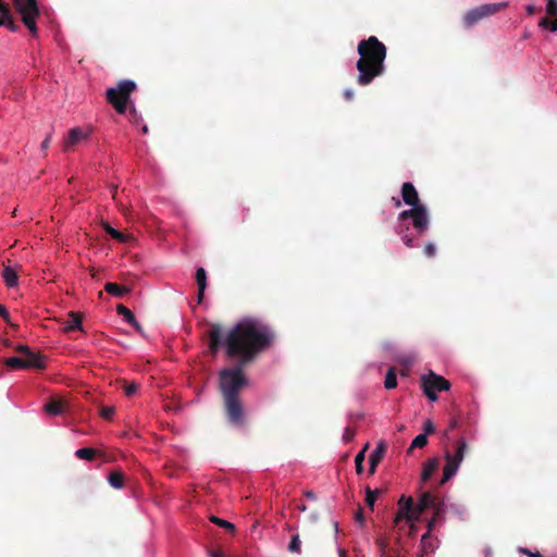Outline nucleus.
I'll return each instance as SVG.
<instances>
[{
    "label": "nucleus",
    "instance_id": "obj_1",
    "mask_svg": "<svg viewBox=\"0 0 557 557\" xmlns=\"http://www.w3.org/2000/svg\"><path fill=\"white\" fill-rule=\"evenodd\" d=\"M223 331L220 324L212 323L208 331L209 349L215 355L224 345L225 354L230 359L242 364H249L274 341V333L270 325L253 318H246L236 323L222 342Z\"/></svg>",
    "mask_w": 557,
    "mask_h": 557
},
{
    "label": "nucleus",
    "instance_id": "obj_2",
    "mask_svg": "<svg viewBox=\"0 0 557 557\" xmlns=\"http://www.w3.org/2000/svg\"><path fill=\"white\" fill-rule=\"evenodd\" d=\"M247 364L236 362L233 367L219 372V388L223 398L226 419L233 426L242 428L246 422V411L240 392L248 386L249 380L244 373Z\"/></svg>",
    "mask_w": 557,
    "mask_h": 557
},
{
    "label": "nucleus",
    "instance_id": "obj_3",
    "mask_svg": "<svg viewBox=\"0 0 557 557\" xmlns=\"http://www.w3.org/2000/svg\"><path fill=\"white\" fill-rule=\"evenodd\" d=\"M403 201L410 206V209L404 210L398 214L397 234L400 236L403 243L412 248L416 246L414 238L409 234L408 221H411L412 227L418 235L422 236L426 233L430 226V214L426 207L421 203L419 194L412 183L406 182L401 186Z\"/></svg>",
    "mask_w": 557,
    "mask_h": 557
},
{
    "label": "nucleus",
    "instance_id": "obj_4",
    "mask_svg": "<svg viewBox=\"0 0 557 557\" xmlns=\"http://www.w3.org/2000/svg\"><path fill=\"white\" fill-rule=\"evenodd\" d=\"M357 52L359 54L356 63L357 83L361 86L370 85L374 78L385 73L386 46L375 36H370L359 41Z\"/></svg>",
    "mask_w": 557,
    "mask_h": 557
},
{
    "label": "nucleus",
    "instance_id": "obj_5",
    "mask_svg": "<svg viewBox=\"0 0 557 557\" xmlns=\"http://www.w3.org/2000/svg\"><path fill=\"white\" fill-rule=\"evenodd\" d=\"M399 510L394 518V524L397 525L403 520L407 522L419 521L422 512L429 508H434L436 515L440 513V503L437 498L429 491L422 492L419 503L414 506L412 497L401 496L398 500Z\"/></svg>",
    "mask_w": 557,
    "mask_h": 557
},
{
    "label": "nucleus",
    "instance_id": "obj_6",
    "mask_svg": "<svg viewBox=\"0 0 557 557\" xmlns=\"http://www.w3.org/2000/svg\"><path fill=\"white\" fill-rule=\"evenodd\" d=\"M136 88L137 85L134 81H121L117 83L116 87L107 89V101L115 109L117 113L123 114L127 109L131 95L136 90Z\"/></svg>",
    "mask_w": 557,
    "mask_h": 557
},
{
    "label": "nucleus",
    "instance_id": "obj_7",
    "mask_svg": "<svg viewBox=\"0 0 557 557\" xmlns=\"http://www.w3.org/2000/svg\"><path fill=\"white\" fill-rule=\"evenodd\" d=\"M467 450H468V443L463 437H461L456 442L454 454L449 450L445 451L446 465L444 467L441 485L448 482L457 473L459 466L462 462Z\"/></svg>",
    "mask_w": 557,
    "mask_h": 557
},
{
    "label": "nucleus",
    "instance_id": "obj_8",
    "mask_svg": "<svg viewBox=\"0 0 557 557\" xmlns=\"http://www.w3.org/2000/svg\"><path fill=\"white\" fill-rule=\"evenodd\" d=\"M507 7L506 2L487 3L469 10L463 16L465 27L470 28L482 18L491 16Z\"/></svg>",
    "mask_w": 557,
    "mask_h": 557
},
{
    "label": "nucleus",
    "instance_id": "obj_9",
    "mask_svg": "<svg viewBox=\"0 0 557 557\" xmlns=\"http://www.w3.org/2000/svg\"><path fill=\"white\" fill-rule=\"evenodd\" d=\"M422 387L426 397L431 401H435L437 399L436 392L448 391L450 383L445 377L431 371L428 375L422 377Z\"/></svg>",
    "mask_w": 557,
    "mask_h": 557
},
{
    "label": "nucleus",
    "instance_id": "obj_10",
    "mask_svg": "<svg viewBox=\"0 0 557 557\" xmlns=\"http://www.w3.org/2000/svg\"><path fill=\"white\" fill-rule=\"evenodd\" d=\"M15 11L21 15L22 20L27 14L39 15V9L37 5V0H11Z\"/></svg>",
    "mask_w": 557,
    "mask_h": 557
},
{
    "label": "nucleus",
    "instance_id": "obj_11",
    "mask_svg": "<svg viewBox=\"0 0 557 557\" xmlns=\"http://www.w3.org/2000/svg\"><path fill=\"white\" fill-rule=\"evenodd\" d=\"M90 132L81 127H74L69 131V136L64 140V150H71L81 141L88 139Z\"/></svg>",
    "mask_w": 557,
    "mask_h": 557
},
{
    "label": "nucleus",
    "instance_id": "obj_12",
    "mask_svg": "<svg viewBox=\"0 0 557 557\" xmlns=\"http://www.w3.org/2000/svg\"><path fill=\"white\" fill-rule=\"evenodd\" d=\"M386 453V444L381 441L376 444L375 449L371 453L369 457V473L374 474L379 463L382 461L384 455Z\"/></svg>",
    "mask_w": 557,
    "mask_h": 557
},
{
    "label": "nucleus",
    "instance_id": "obj_13",
    "mask_svg": "<svg viewBox=\"0 0 557 557\" xmlns=\"http://www.w3.org/2000/svg\"><path fill=\"white\" fill-rule=\"evenodd\" d=\"M67 403L58 397H51L44 407L45 411L50 416L62 414L67 410Z\"/></svg>",
    "mask_w": 557,
    "mask_h": 557
},
{
    "label": "nucleus",
    "instance_id": "obj_14",
    "mask_svg": "<svg viewBox=\"0 0 557 557\" xmlns=\"http://www.w3.org/2000/svg\"><path fill=\"white\" fill-rule=\"evenodd\" d=\"M69 319L63 322V326H62V331L64 333H70V332H73V331H83V325H82V322H83V315L82 313L79 312H75V311H70L69 312Z\"/></svg>",
    "mask_w": 557,
    "mask_h": 557
},
{
    "label": "nucleus",
    "instance_id": "obj_15",
    "mask_svg": "<svg viewBox=\"0 0 557 557\" xmlns=\"http://www.w3.org/2000/svg\"><path fill=\"white\" fill-rule=\"evenodd\" d=\"M2 277L7 285V287L12 288L17 285L18 282V271L16 268L4 265L2 271Z\"/></svg>",
    "mask_w": 557,
    "mask_h": 557
},
{
    "label": "nucleus",
    "instance_id": "obj_16",
    "mask_svg": "<svg viewBox=\"0 0 557 557\" xmlns=\"http://www.w3.org/2000/svg\"><path fill=\"white\" fill-rule=\"evenodd\" d=\"M24 360L27 364V369L34 368L42 370L46 368L45 358L40 354L30 351L29 354L25 355Z\"/></svg>",
    "mask_w": 557,
    "mask_h": 557
},
{
    "label": "nucleus",
    "instance_id": "obj_17",
    "mask_svg": "<svg viewBox=\"0 0 557 557\" xmlns=\"http://www.w3.org/2000/svg\"><path fill=\"white\" fill-rule=\"evenodd\" d=\"M196 281L198 285V304H200L205 296V290L207 287V273L203 268H198L196 271Z\"/></svg>",
    "mask_w": 557,
    "mask_h": 557
},
{
    "label": "nucleus",
    "instance_id": "obj_18",
    "mask_svg": "<svg viewBox=\"0 0 557 557\" xmlns=\"http://www.w3.org/2000/svg\"><path fill=\"white\" fill-rule=\"evenodd\" d=\"M104 290L114 296V297H117V298H122L124 297L126 294L129 293V288L124 286V285H120L117 283H106L104 285Z\"/></svg>",
    "mask_w": 557,
    "mask_h": 557
},
{
    "label": "nucleus",
    "instance_id": "obj_19",
    "mask_svg": "<svg viewBox=\"0 0 557 557\" xmlns=\"http://www.w3.org/2000/svg\"><path fill=\"white\" fill-rule=\"evenodd\" d=\"M437 467H438L437 458H431L424 463L422 474H421V483L422 484L430 480V478L432 476L434 471L437 469Z\"/></svg>",
    "mask_w": 557,
    "mask_h": 557
},
{
    "label": "nucleus",
    "instance_id": "obj_20",
    "mask_svg": "<svg viewBox=\"0 0 557 557\" xmlns=\"http://www.w3.org/2000/svg\"><path fill=\"white\" fill-rule=\"evenodd\" d=\"M110 485L114 488H121L124 486V474L122 471H112L108 475Z\"/></svg>",
    "mask_w": 557,
    "mask_h": 557
},
{
    "label": "nucleus",
    "instance_id": "obj_21",
    "mask_svg": "<svg viewBox=\"0 0 557 557\" xmlns=\"http://www.w3.org/2000/svg\"><path fill=\"white\" fill-rule=\"evenodd\" d=\"M103 228L107 234H109L112 238L119 240L120 243H126L129 238L128 235H125L122 232L113 228L109 223H104Z\"/></svg>",
    "mask_w": 557,
    "mask_h": 557
},
{
    "label": "nucleus",
    "instance_id": "obj_22",
    "mask_svg": "<svg viewBox=\"0 0 557 557\" xmlns=\"http://www.w3.org/2000/svg\"><path fill=\"white\" fill-rule=\"evenodd\" d=\"M384 386L386 389H392L397 386V375L394 368H389L384 380Z\"/></svg>",
    "mask_w": 557,
    "mask_h": 557
},
{
    "label": "nucleus",
    "instance_id": "obj_23",
    "mask_svg": "<svg viewBox=\"0 0 557 557\" xmlns=\"http://www.w3.org/2000/svg\"><path fill=\"white\" fill-rule=\"evenodd\" d=\"M369 446H370V444L367 443L364 445V447L355 457L356 472L358 474H361L363 472V461H364L366 450L369 448Z\"/></svg>",
    "mask_w": 557,
    "mask_h": 557
},
{
    "label": "nucleus",
    "instance_id": "obj_24",
    "mask_svg": "<svg viewBox=\"0 0 557 557\" xmlns=\"http://www.w3.org/2000/svg\"><path fill=\"white\" fill-rule=\"evenodd\" d=\"M4 363L10 369H27V364L23 357L8 358Z\"/></svg>",
    "mask_w": 557,
    "mask_h": 557
},
{
    "label": "nucleus",
    "instance_id": "obj_25",
    "mask_svg": "<svg viewBox=\"0 0 557 557\" xmlns=\"http://www.w3.org/2000/svg\"><path fill=\"white\" fill-rule=\"evenodd\" d=\"M75 456L79 459L91 461L96 457V450L88 447L79 448L75 451Z\"/></svg>",
    "mask_w": 557,
    "mask_h": 557
},
{
    "label": "nucleus",
    "instance_id": "obj_26",
    "mask_svg": "<svg viewBox=\"0 0 557 557\" xmlns=\"http://www.w3.org/2000/svg\"><path fill=\"white\" fill-rule=\"evenodd\" d=\"M39 15H32L29 16L28 14L26 16H24V18L22 20V22L24 23V25L28 28V30L30 32L32 36L36 37L37 36V25H36V18L38 17Z\"/></svg>",
    "mask_w": 557,
    "mask_h": 557
},
{
    "label": "nucleus",
    "instance_id": "obj_27",
    "mask_svg": "<svg viewBox=\"0 0 557 557\" xmlns=\"http://www.w3.org/2000/svg\"><path fill=\"white\" fill-rule=\"evenodd\" d=\"M381 494V490H371L369 486L366 488V503L369 507L373 508L377 496Z\"/></svg>",
    "mask_w": 557,
    "mask_h": 557
},
{
    "label": "nucleus",
    "instance_id": "obj_28",
    "mask_svg": "<svg viewBox=\"0 0 557 557\" xmlns=\"http://www.w3.org/2000/svg\"><path fill=\"white\" fill-rule=\"evenodd\" d=\"M209 520H210L212 523H214V524H216V525H219V527H221V528H224V529H226L227 531H230V532H232V533H234V532H235V525H234L233 523H231V522H228V521L224 520V519H221V518L215 517V516H211V517L209 518Z\"/></svg>",
    "mask_w": 557,
    "mask_h": 557
},
{
    "label": "nucleus",
    "instance_id": "obj_29",
    "mask_svg": "<svg viewBox=\"0 0 557 557\" xmlns=\"http://www.w3.org/2000/svg\"><path fill=\"white\" fill-rule=\"evenodd\" d=\"M428 444V436L425 434H419L413 438L408 449V454L414 448H423Z\"/></svg>",
    "mask_w": 557,
    "mask_h": 557
},
{
    "label": "nucleus",
    "instance_id": "obj_30",
    "mask_svg": "<svg viewBox=\"0 0 557 557\" xmlns=\"http://www.w3.org/2000/svg\"><path fill=\"white\" fill-rule=\"evenodd\" d=\"M116 311H117L119 314L123 315L128 323H135V315L124 305H117L116 306Z\"/></svg>",
    "mask_w": 557,
    "mask_h": 557
},
{
    "label": "nucleus",
    "instance_id": "obj_31",
    "mask_svg": "<svg viewBox=\"0 0 557 557\" xmlns=\"http://www.w3.org/2000/svg\"><path fill=\"white\" fill-rule=\"evenodd\" d=\"M300 545H301V541L299 539V535L298 534L293 535L290 539V542L288 544V550L294 554H300V552H301Z\"/></svg>",
    "mask_w": 557,
    "mask_h": 557
},
{
    "label": "nucleus",
    "instance_id": "obj_32",
    "mask_svg": "<svg viewBox=\"0 0 557 557\" xmlns=\"http://www.w3.org/2000/svg\"><path fill=\"white\" fill-rule=\"evenodd\" d=\"M540 27L549 28L550 32H557V16L553 21H549L547 17H543L540 23Z\"/></svg>",
    "mask_w": 557,
    "mask_h": 557
},
{
    "label": "nucleus",
    "instance_id": "obj_33",
    "mask_svg": "<svg viewBox=\"0 0 557 557\" xmlns=\"http://www.w3.org/2000/svg\"><path fill=\"white\" fill-rule=\"evenodd\" d=\"M4 13L7 14L4 16L7 20L4 26H7L13 33L17 32L20 29V26L17 24H15L12 12L4 11Z\"/></svg>",
    "mask_w": 557,
    "mask_h": 557
},
{
    "label": "nucleus",
    "instance_id": "obj_34",
    "mask_svg": "<svg viewBox=\"0 0 557 557\" xmlns=\"http://www.w3.org/2000/svg\"><path fill=\"white\" fill-rule=\"evenodd\" d=\"M115 412V408L113 406H102L100 408V416L104 419V420H111L113 414Z\"/></svg>",
    "mask_w": 557,
    "mask_h": 557
},
{
    "label": "nucleus",
    "instance_id": "obj_35",
    "mask_svg": "<svg viewBox=\"0 0 557 557\" xmlns=\"http://www.w3.org/2000/svg\"><path fill=\"white\" fill-rule=\"evenodd\" d=\"M123 387H124V393L126 396H132L138 391V384L135 382H132V383L124 382Z\"/></svg>",
    "mask_w": 557,
    "mask_h": 557
},
{
    "label": "nucleus",
    "instance_id": "obj_36",
    "mask_svg": "<svg viewBox=\"0 0 557 557\" xmlns=\"http://www.w3.org/2000/svg\"><path fill=\"white\" fill-rule=\"evenodd\" d=\"M546 12L550 16H557V0H547Z\"/></svg>",
    "mask_w": 557,
    "mask_h": 557
},
{
    "label": "nucleus",
    "instance_id": "obj_37",
    "mask_svg": "<svg viewBox=\"0 0 557 557\" xmlns=\"http://www.w3.org/2000/svg\"><path fill=\"white\" fill-rule=\"evenodd\" d=\"M4 11H11L10 7L8 3H5L4 1H2L0 3V26H4L5 25V13Z\"/></svg>",
    "mask_w": 557,
    "mask_h": 557
},
{
    "label": "nucleus",
    "instance_id": "obj_38",
    "mask_svg": "<svg viewBox=\"0 0 557 557\" xmlns=\"http://www.w3.org/2000/svg\"><path fill=\"white\" fill-rule=\"evenodd\" d=\"M355 434H356L355 430L347 426L343 433V442H345V443L351 442L355 437Z\"/></svg>",
    "mask_w": 557,
    "mask_h": 557
},
{
    "label": "nucleus",
    "instance_id": "obj_39",
    "mask_svg": "<svg viewBox=\"0 0 557 557\" xmlns=\"http://www.w3.org/2000/svg\"><path fill=\"white\" fill-rule=\"evenodd\" d=\"M423 434H425V436L430 435V434H433L435 432V426L433 424V422L430 420V419H426L423 423Z\"/></svg>",
    "mask_w": 557,
    "mask_h": 557
},
{
    "label": "nucleus",
    "instance_id": "obj_40",
    "mask_svg": "<svg viewBox=\"0 0 557 557\" xmlns=\"http://www.w3.org/2000/svg\"><path fill=\"white\" fill-rule=\"evenodd\" d=\"M436 253V247L432 243H428L424 247V255L429 258L434 257Z\"/></svg>",
    "mask_w": 557,
    "mask_h": 557
},
{
    "label": "nucleus",
    "instance_id": "obj_41",
    "mask_svg": "<svg viewBox=\"0 0 557 557\" xmlns=\"http://www.w3.org/2000/svg\"><path fill=\"white\" fill-rule=\"evenodd\" d=\"M458 425H459V417H458V416H455V417H453V418L450 419L448 430L445 432V436H447V435H448V432H449L450 430H455V429H457V428H458Z\"/></svg>",
    "mask_w": 557,
    "mask_h": 557
},
{
    "label": "nucleus",
    "instance_id": "obj_42",
    "mask_svg": "<svg viewBox=\"0 0 557 557\" xmlns=\"http://www.w3.org/2000/svg\"><path fill=\"white\" fill-rule=\"evenodd\" d=\"M521 553H523L524 555H527L528 557H543L540 552H531L529 550L528 548H521L520 549Z\"/></svg>",
    "mask_w": 557,
    "mask_h": 557
},
{
    "label": "nucleus",
    "instance_id": "obj_43",
    "mask_svg": "<svg viewBox=\"0 0 557 557\" xmlns=\"http://www.w3.org/2000/svg\"><path fill=\"white\" fill-rule=\"evenodd\" d=\"M15 350L20 354H23V355H27L29 354L32 350L28 346L26 345H18Z\"/></svg>",
    "mask_w": 557,
    "mask_h": 557
},
{
    "label": "nucleus",
    "instance_id": "obj_44",
    "mask_svg": "<svg viewBox=\"0 0 557 557\" xmlns=\"http://www.w3.org/2000/svg\"><path fill=\"white\" fill-rule=\"evenodd\" d=\"M376 544H377V546H379V548H380L381 553H382V554H384L385 548H386V546H387L386 540H384V539L380 537V539H377V540H376Z\"/></svg>",
    "mask_w": 557,
    "mask_h": 557
},
{
    "label": "nucleus",
    "instance_id": "obj_45",
    "mask_svg": "<svg viewBox=\"0 0 557 557\" xmlns=\"http://www.w3.org/2000/svg\"><path fill=\"white\" fill-rule=\"evenodd\" d=\"M541 9L536 8L535 5L533 4H528L525 7V11H527V14L528 15H533L535 14L536 12H539Z\"/></svg>",
    "mask_w": 557,
    "mask_h": 557
},
{
    "label": "nucleus",
    "instance_id": "obj_46",
    "mask_svg": "<svg viewBox=\"0 0 557 557\" xmlns=\"http://www.w3.org/2000/svg\"><path fill=\"white\" fill-rule=\"evenodd\" d=\"M51 137H52V135H51V134H48V135L46 136V138H45V139H44V141L41 143V149H42V150L48 149L49 144H50V140H51Z\"/></svg>",
    "mask_w": 557,
    "mask_h": 557
},
{
    "label": "nucleus",
    "instance_id": "obj_47",
    "mask_svg": "<svg viewBox=\"0 0 557 557\" xmlns=\"http://www.w3.org/2000/svg\"><path fill=\"white\" fill-rule=\"evenodd\" d=\"M0 317H2L5 321H9V312L3 305H0Z\"/></svg>",
    "mask_w": 557,
    "mask_h": 557
},
{
    "label": "nucleus",
    "instance_id": "obj_48",
    "mask_svg": "<svg viewBox=\"0 0 557 557\" xmlns=\"http://www.w3.org/2000/svg\"><path fill=\"white\" fill-rule=\"evenodd\" d=\"M354 91L351 89H346L344 91V98L347 100V101H350L354 99Z\"/></svg>",
    "mask_w": 557,
    "mask_h": 557
},
{
    "label": "nucleus",
    "instance_id": "obj_49",
    "mask_svg": "<svg viewBox=\"0 0 557 557\" xmlns=\"http://www.w3.org/2000/svg\"><path fill=\"white\" fill-rule=\"evenodd\" d=\"M436 513L434 515V517L428 522V531L431 532L433 527H434V523H435V520H436Z\"/></svg>",
    "mask_w": 557,
    "mask_h": 557
},
{
    "label": "nucleus",
    "instance_id": "obj_50",
    "mask_svg": "<svg viewBox=\"0 0 557 557\" xmlns=\"http://www.w3.org/2000/svg\"><path fill=\"white\" fill-rule=\"evenodd\" d=\"M356 520L360 523L363 522L364 518H363V513H362L361 509H359V511L356 513Z\"/></svg>",
    "mask_w": 557,
    "mask_h": 557
},
{
    "label": "nucleus",
    "instance_id": "obj_51",
    "mask_svg": "<svg viewBox=\"0 0 557 557\" xmlns=\"http://www.w3.org/2000/svg\"><path fill=\"white\" fill-rule=\"evenodd\" d=\"M132 326L136 329L139 333L143 332L141 325L138 323V321L135 319V323H129Z\"/></svg>",
    "mask_w": 557,
    "mask_h": 557
},
{
    "label": "nucleus",
    "instance_id": "obj_52",
    "mask_svg": "<svg viewBox=\"0 0 557 557\" xmlns=\"http://www.w3.org/2000/svg\"><path fill=\"white\" fill-rule=\"evenodd\" d=\"M305 496H306L307 498H310V499H314V498H315L314 493H313V492H311V491H307V492L305 493Z\"/></svg>",
    "mask_w": 557,
    "mask_h": 557
},
{
    "label": "nucleus",
    "instance_id": "obj_53",
    "mask_svg": "<svg viewBox=\"0 0 557 557\" xmlns=\"http://www.w3.org/2000/svg\"><path fill=\"white\" fill-rule=\"evenodd\" d=\"M430 533H431V532H429V531H428L425 534H423V535H422V537H421V543H422L423 545L425 544L426 540L430 537Z\"/></svg>",
    "mask_w": 557,
    "mask_h": 557
},
{
    "label": "nucleus",
    "instance_id": "obj_54",
    "mask_svg": "<svg viewBox=\"0 0 557 557\" xmlns=\"http://www.w3.org/2000/svg\"><path fill=\"white\" fill-rule=\"evenodd\" d=\"M210 557H223L222 554L218 553V552H210Z\"/></svg>",
    "mask_w": 557,
    "mask_h": 557
},
{
    "label": "nucleus",
    "instance_id": "obj_55",
    "mask_svg": "<svg viewBox=\"0 0 557 557\" xmlns=\"http://www.w3.org/2000/svg\"><path fill=\"white\" fill-rule=\"evenodd\" d=\"M394 202H395V207L396 208H399L401 206V201L397 198H393Z\"/></svg>",
    "mask_w": 557,
    "mask_h": 557
},
{
    "label": "nucleus",
    "instance_id": "obj_56",
    "mask_svg": "<svg viewBox=\"0 0 557 557\" xmlns=\"http://www.w3.org/2000/svg\"><path fill=\"white\" fill-rule=\"evenodd\" d=\"M345 555H346V552H345L344 549H341V550H339V556H341V557H344Z\"/></svg>",
    "mask_w": 557,
    "mask_h": 557
},
{
    "label": "nucleus",
    "instance_id": "obj_57",
    "mask_svg": "<svg viewBox=\"0 0 557 557\" xmlns=\"http://www.w3.org/2000/svg\"><path fill=\"white\" fill-rule=\"evenodd\" d=\"M115 194H116V187H114V188L112 189V198H115Z\"/></svg>",
    "mask_w": 557,
    "mask_h": 557
},
{
    "label": "nucleus",
    "instance_id": "obj_58",
    "mask_svg": "<svg viewBox=\"0 0 557 557\" xmlns=\"http://www.w3.org/2000/svg\"><path fill=\"white\" fill-rule=\"evenodd\" d=\"M411 532H416V527L411 523L410 525Z\"/></svg>",
    "mask_w": 557,
    "mask_h": 557
},
{
    "label": "nucleus",
    "instance_id": "obj_59",
    "mask_svg": "<svg viewBox=\"0 0 557 557\" xmlns=\"http://www.w3.org/2000/svg\"><path fill=\"white\" fill-rule=\"evenodd\" d=\"M300 510L305 511L306 510V506H301Z\"/></svg>",
    "mask_w": 557,
    "mask_h": 557
},
{
    "label": "nucleus",
    "instance_id": "obj_60",
    "mask_svg": "<svg viewBox=\"0 0 557 557\" xmlns=\"http://www.w3.org/2000/svg\"><path fill=\"white\" fill-rule=\"evenodd\" d=\"M3 0H0V3L2 2Z\"/></svg>",
    "mask_w": 557,
    "mask_h": 557
}]
</instances>
